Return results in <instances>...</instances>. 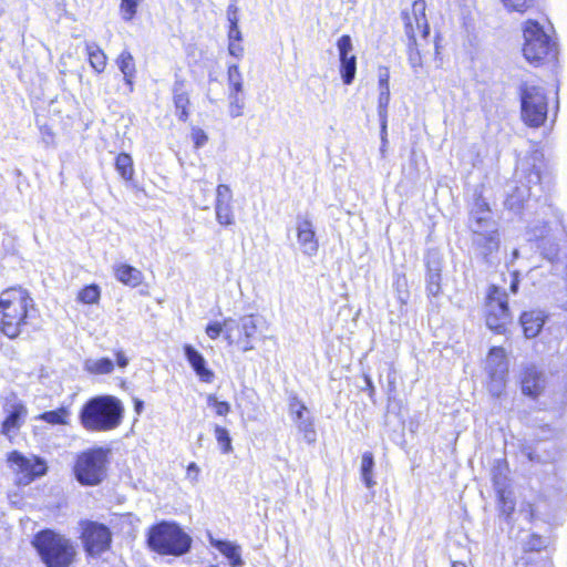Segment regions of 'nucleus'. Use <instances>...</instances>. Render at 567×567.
<instances>
[{"label": "nucleus", "mask_w": 567, "mask_h": 567, "mask_svg": "<svg viewBox=\"0 0 567 567\" xmlns=\"http://www.w3.org/2000/svg\"><path fill=\"white\" fill-rule=\"evenodd\" d=\"M472 247L475 255L489 266L499 264L501 238L498 224L492 217L488 205L483 200H476L468 218Z\"/></svg>", "instance_id": "1"}, {"label": "nucleus", "mask_w": 567, "mask_h": 567, "mask_svg": "<svg viewBox=\"0 0 567 567\" xmlns=\"http://www.w3.org/2000/svg\"><path fill=\"white\" fill-rule=\"evenodd\" d=\"M124 416L122 402L112 395L90 399L80 411L82 426L91 432H107L120 426Z\"/></svg>", "instance_id": "2"}, {"label": "nucleus", "mask_w": 567, "mask_h": 567, "mask_svg": "<svg viewBox=\"0 0 567 567\" xmlns=\"http://www.w3.org/2000/svg\"><path fill=\"white\" fill-rule=\"evenodd\" d=\"M543 195L540 169L524 161L516 171V181L507 186L504 205L514 213H520L525 204L528 207L532 198L538 200Z\"/></svg>", "instance_id": "3"}, {"label": "nucleus", "mask_w": 567, "mask_h": 567, "mask_svg": "<svg viewBox=\"0 0 567 567\" xmlns=\"http://www.w3.org/2000/svg\"><path fill=\"white\" fill-rule=\"evenodd\" d=\"M29 307H33V299L21 287H11L0 293L1 331L10 339L21 333L27 324Z\"/></svg>", "instance_id": "4"}, {"label": "nucleus", "mask_w": 567, "mask_h": 567, "mask_svg": "<svg viewBox=\"0 0 567 567\" xmlns=\"http://www.w3.org/2000/svg\"><path fill=\"white\" fill-rule=\"evenodd\" d=\"M32 545L47 567H70L76 554L70 539L52 529L39 532Z\"/></svg>", "instance_id": "5"}, {"label": "nucleus", "mask_w": 567, "mask_h": 567, "mask_svg": "<svg viewBox=\"0 0 567 567\" xmlns=\"http://www.w3.org/2000/svg\"><path fill=\"white\" fill-rule=\"evenodd\" d=\"M192 538L171 522H161L147 533L148 547L162 555L182 556L190 548Z\"/></svg>", "instance_id": "6"}, {"label": "nucleus", "mask_w": 567, "mask_h": 567, "mask_svg": "<svg viewBox=\"0 0 567 567\" xmlns=\"http://www.w3.org/2000/svg\"><path fill=\"white\" fill-rule=\"evenodd\" d=\"M109 452L107 449L94 447L76 456L73 474L81 485L95 486L103 482L107 471Z\"/></svg>", "instance_id": "7"}, {"label": "nucleus", "mask_w": 567, "mask_h": 567, "mask_svg": "<svg viewBox=\"0 0 567 567\" xmlns=\"http://www.w3.org/2000/svg\"><path fill=\"white\" fill-rule=\"evenodd\" d=\"M524 39L523 53L530 63L556 60V44L550 41V38L537 21L528 20L525 23Z\"/></svg>", "instance_id": "8"}, {"label": "nucleus", "mask_w": 567, "mask_h": 567, "mask_svg": "<svg viewBox=\"0 0 567 567\" xmlns=\"http://www.w3.org/2000/svg\"><path fill=\"white\" fill-rule=\"evenodd\" d=\"M528 240L535 243L543 258L551 264L553 270L560 275L567 269V257H560L559 245L553 227L548 223L535 224L529 227Z\"/></svg>", "instance_id": "9"}, {"label": "nucleus", "mask_w": 567, "mask_h": 567, "mask_svg": "<svg viewBox=\"0 0 567 567\" xmlns=\"http://www.w3.org/2000/svg\"><path fill=\"white\" fill-rule=\"evenodd\" d=\"M485 322L488 329L498 334L506 333L507 326L512 322L507 293L495 285L489 286L487 291Z\"/></svg>", "instance_id": "10"}, {"label": "nucleus", "mask_w": 567, "mask_h": 567, "mask_svg": "<svg viewBox=\"0 0 567 567\" xmlns=\"http://www.w3.org/2000/svg\"><path fill=\"white\" fill-rule=\"evenodd\" d=\"M522 118L528 125L538 127L547 117L548 103L545 91L537 85L520 86Z\"/></svg>", "instance_id": "11"}, {"label": "nucleus", "mask_w": 567, "mask_h": 567, "mask_svg": "<svg viewBox=\"0 0 567 567\" xmlns=\"http://www.w3.org/2000/svg\"><path fill=\"white\" fill-rule=\"evenodd\" d=\"M260 317L257 315H246L239 320L233 318L225 319V339L228 343L237 342L241 344L244 352L254 349L252 340L256 337Z\"/></svg>", "instance_id": "12"}, {"label": "nucleus", "mask_w": 567, "mask_h": 567, "mask_svg": "<svg viewBox=\"0 0 567 567\" xmlns=\"http://www.w3.org/2000/svg\"><path fill=\"white\" fill-rule=\"evenodd\" d=\"M9 461L17 466L18 471V483L21 485H28L37 477L43 476L48 472L47 462L39 456H24L23 454L13 451Z\"/></svg>", "instance_id": "13"}, {"label": "nucleus", "mask_w": 567, "mask_h": 567, "mask_svg": "<svg viewBox=\"0 0 567 567\" xmlns=\"http://www.w3.org/2000/svg\"><path fill=\"white\" fill-rule=\"evenodd\" d=\"M424 262L426 268V293L429 297H437L442 293L443 255L437 249H429Z\"/></svg>", "instance_id": "14"}, {"label": "nucleus", "mask_w": 567, "mask_h": 567, "mask_svg": "<svg viewBox=\"0 0 567 567\" xmlns=\"http://www.w3.org/2000/svg\"><path fill=\"white\" fill-rule=\"evenodd\" d=\"M340 59V75L346 85H350L357 73V58L352 52V40L350 35L343 34L337 42Z\"/></svg>", "instance_id": "15"}, {"label": "nucleus", "mask_w": 567, "mask_h": 567, "mask_svg": "<svg viewBox=\"0 0 567 567\" xmlns=\"http://www.w3.org/2000/svg\"><path fill=\"white\" fill-rule=\"evenodd\" d=\"M83 540L90 555H99L110 546L111 533L106 526L91 523L83 533Z\"/></svg>", "instance_id": "16"}, {"label": "nucleus", "mask_w": 567, "mask_h": 567, "mask_svg": "<svg viewBox=\"0 0 567 567\" xmlns=\"http://www.w3.org/2000/svg\"><path fill=\"white\" fill-rule=\"evenodd\" d=\"M546 386L545 374L535 365H527L520 372V388L523 394L533 399L540 395Z\"/></svg>", "instance_id": "17"}, {"label": "nucleus", "mask_w": 567, "mask_h": 567, "mask_svg": "<svg viewBox=\"0 0 567 567\" xmlns=\"http://www.w3.org/2000/svg\"><path fill=\"white\" fill-rule=\"evenodd\" d=\"M297 238L303 254L312 256L318 251L313 225L308 217H297Z\"/></svg>", "instance_id": "18"}, {"label": "nucleus", "mask_w": 567, "mask_h": 567, "mask_svg": "<svg viewBox=\"0 0 567 567\" xmlns=\"http://www.w3.org/2000/svg\"><path fill=\"white\" fill-rule=\"evenodd\" d=\"M7 417L2 422V433L10 436L12 432L18 431L27 417L28 410L20 401L12 400L6 404Z\"/></svg>", "instance_id": "19"}, {"label": "nucleus", "mask_w": 567, "mask_h": 567, "mask_svg": "<svg viewBox=\"0 0 567 567\" xmlns=\"http://www.w3.org/2000/svg\"><path fill=\"white\" fill-rule=\"evenodd\" d=\"M184 354L199 380L206 383H212L215 374L206 367L204 355L190 344L184 346Z\"/></svg>", "instance_id": "20"}, {"label": "nucleus", "mask_w": 567, "mask_h": 567, "mask_svg": "<svg viewBox=\"0 0 567 567\" xmlns=\"http://www.w3.org/2000/svg\"><path fill=\"white\" fill-rule=\"evenodd\" d=\"M173 102L176 109V115L179 121L186 122L189 117V94L185 90V81L176 79L173 85Z\"/></svg>", "instance_id": "21"}, {"label": "nucleus", "mask_w": 567, "mask_h": 567, "mask_svg": "<svg viewBox=\"0 0 567 567\" xmlns=\"http://www.w3.org/2000/svg\"><path fill=\"white\" fill-rule=\"evenodd\" d=\"M486 372L488 375H507L508 362L502 347H493L489 350L486 359Z\"/></svg>", "instance_id": "22"}, {"label": "nucleus", "mask_w": 567, "mask_h": 567, "mask_svg": "<svg viewBox=\"0 0 567 567\" xmlns=\"http://www.w3.org/2000/svg\"><path fill=\"white\" fill-rule=\"evenodd\" d=\"M546 315L542 310L525 311L520 316V324L526 338H535L542 330Z\"/></svg>", "instance_id": "23"}, {"label": "nucleus", "mask_w": 567, "mask_h": 567, "mask_svg": "<svg viewBox=\"0 0 567 567\" xmlns=\"http://www.w3.org/2000/svg\"><path fill=\"white\" fill-rule=\"evenodd\" d=\"M209 542L214 548L219 550L229 560L231 567H241L244 565L239 545L229 540L215 539L212 536Z\"/></svg>", "instance_id": "24"}, {"label": "nucleus", "mask_w": 567, "mask_h": 567, "mask_svg": "<svg viewBox=\"0 0 567 567\" xmlns=\"http://www.w3.org/2000/svg\"><path fill=\"white\" fill-rule=\"evenodd\" d=\"M116 63L123 74V80L127 85L128 93H132L134 90V78L136 73L133 55L131 52L125 50L118 55Z\"/></svg>", "instance_id": "25"}, {"label": "nucleus", "mask_w": 567, "mask_h": 567, "mask_svg": "<svg viewBox=\"0 0 567 567\" xmlns=\"http://www.w3.org/2000/svg\"><path fill=\"white\" fill-rule=\"evenodd\" d=\"M114 275L118 281L131 287H137L143 281L142 271L127 264L115 265Z\"/></svg>", "instance_id": "26"}, {"label": "nucleus", "mask_w": 567, "mask_h": 567, "mask_svg": "<svg viewBox=\"0 0 567 567\" xmlns=\"http://www.w3.org/2000/svg\"><path fill=\"white\" fill-rule=\"evenodd\" d=\"M492 481L496 494L504 495V492L508 489V467L504 460H496L493 464Z\"/></svg>", "instance_id": "27"}, {"label": "nucleus", "mask_w": 567, "mask_h": 567, "mask_svg": "<svg viewBox=\"0 0 567 567\" xmlns=\"http://www.w3.org/2000/svg\"><path fill=\"white\" fill-rule=\"evenodd\" d=\"M426 3L424 0H415L412 4L411 16L415 21V25L421 33L422 38H427L430 34V27L425 16Z\"/></svg>", "instance_id": "28"}, {"label": "nucleus", "mask_w": 567, "mask_h": 567, "mask_svg": "<svg viewBox=\"0 0 567 567\" xmlns=\"http://www.w3.org/2000/svg\"><path fill=\"white\" fill-rule=\"evenodd\" d=\"M83 369L91 374H110L114 370V362L109 358H87Z\"/></svg>", "instance_id": "29"}, {"label": "nucleus", "mask_w": 567, "mask_h": 567, "mask_svg": "<svg viewBox=\"0 0 567 567\" xmlns=\"http://www.w3.org/2000/svg\"><path fill=\"white\" fill-rule=\"evenodd\" d=\"M85 50L89 55L90 65L97 72L101 73L106 68V54L95 42H86Z\"/></svg>", "instance_id": "30"}, {"label": "nucleus", "mask_w": 567, "mask_h": 567, "mask_svg": "<svg viewBox=\"0 0 567 567\" xmlns=\"http://www.w3.org/2000/svg\"><path fill=\"white\" fill-rule=\"evenodd\" d=\"M373 467H374L373 454L371 452H364L362 454L360 472H361V478L368 488H371L375 485V482L373 481Z\"/></svg>", "instance_id": "31"}, {"label": "nucleus", "mask_w": 567, "mask_h": 567, "mask_svg": "<svg viewBox=\"0 0 567 567\" xmlns=\"http://www.w3.org/2000/svg\"><path fill=\"white\" fill-rule=\"evenodd\" d=\"M115 168L123 179H132L134 174L133 159L128 154L121 153L116 156Z\"/></svg>", "instance_id": "32"}, {"label": "nucleus", "mask_w": 567, "mask_h": 567, "mask_svg": "<svg viewBox=\"0 0 567 567\" xmlns=\"http://www.w3.org/2000/svg\"><path fill=\"white\" fill-rule=\"evenodd\" d=\"M215 214L217 221L223 226H230L235 223L231 204H215Z\"/></svg>", "instance_id": "33"}, {"label": "nucleus", "mask_w": 567, "mask_h": 567, "mask_svg": "<svg viewBox=\"0 0 567 567\" xmlns=\"http://www.w3.org/2000/svg\"><path fill=\"white\" fill-rule=\"evenodd\" d=\"M69 410L66 408H60L53 411L44 412L40 415V419L49 424H66Z\"/></svg>", "instance_id": "34"}, {"label": "nucleus", "mask_w": 567, "mask_h": 567, "mask_svg": "<svg viewBox=\"0 0 567 567\" xmlns=\"http://www.w3.org/2000/svg\"><path fill=\"white\" fill-rule=\"evenodd\" d=\"M289 413L296 423L310 416L307 406L297 396H291L289 400Z\"/></svg>", "instance_id": "35"}, {"label": "nucleus", "mask_w": 567, "mask_h": 567, "mask_svg": "<svg viewBox=\"0 0 567 567\" xmlns=\"http://www.w3.org/2000/svg\"><path fill=\"white\" fill-rule=\"evenodd\" d=\"M100 295H101V291H100L99 286L89 285L80 290V292L78 295V300L83 303H86V305H92V303H96L99 301Z\"/></svg>", "instance_id": "36"}, {"label": "nucleus", "mask_w": 567, "mask_h": 567, "mask_svg": "<svg viewBox=\"0 0 567 567\" xmlns=\"http://www.w3.org/2000/svg\"><path fill=\"white\" fill-rule=\"evenodd\" d=\"M215 437L220 446L224 454H228L233 451L231 439L226 427L220 425L215 426Z\"/></svg>", "instance_id": "37"}, {"label": "nucleus", "mask_w": 567, "mask_h": 567, "mask_svg": "<svg viewBox=\"0 0 567 567\" xmlns=\"http://www.w3.org/2000/svg\"><path fill=\"white\" fill-rule=\"evenodd\" d=\"M408 55H409V63L411 68L413 69L414 73H419V69L422 68V56L417 49L416 40L413 41L409 40L408 43Z\"/></svg>", "instance_id": "38"}, {"label": "nucleus", "mask_w": 567, "mask_h": 567, "mask_svg": "<svg viewBox=\"0 0 567 567\" xmlns=\"http://www.w3.org/2000/svg\"><path fill=\"white\" fill-rule=\"evenodd\" d=\"M498 499V508L503 515L509 516L515 509V502L512 492L506 489L504 495L496 494Z\"/></svg>", "instance_id": "39"}, {"label": "nucleus", "mask_w": 567, "mask_h": 567, "mask_svg": "<svg viewBox=\"0 0 567 567\" xmlns=\"http://www.w3.org/2000/svg\"><path fill=\"white\" fill-rule=\"evenodd\" d=\"M297 426L299 431L303 433V439L307 443L311 444L316 441L317 434L310 416L302 419V421L297 423Z\"/></svg>", "instance_id": "40"}, {"label": "nucleus", "mask_w": 567, "mask_h": 567, "mask_svg": "<svg viewBox=\"0 0 567 567\" xmlns=\"http://www.w3.org/2000/svg\"><path fill=\"white\" fill-rule=\"evenodd\" d=\"M506 377L507 375H488V391L493 396L499 398L506 386Z\"/></svg>", "instance_id": "41"}, {"label": "nucleus", "mask_w": 567, "mask_h": 567, "mask_svg": "<svg viewBox=\"0 0 567 567\" xmlns=\"http://www.w3.org/2000/svg\"><path fill=\"white\" fill-rule=\"evenodd\" d=\"M229 106L228 112L230 117L236 118L243 115V110L245 107V100L241 96H237L235 94L228 95Z\"/></svg>", "instance_id": "42"}, {"label": "nucleus", "mask_w": 567, "mask_h": 567, "mask_svg": "<svg viewBox=\"0 0 567 567\" xmlns=\"http://www.w3.org/2000/svg\"><path fill=\"white\" fill-rule=\"evenodd\" d=\"M401 17L404 23V30L408 39L414 42V40H416L415 30H417V28L413 17L409 11H403Z\"/></svg>", "instance_id": "43"}, {"label": "nucleus", "mask_w": 567, "mask_h": 567, "mask_svg": "<svg viewBox=\"0 0 567 567\" xmlns=\"http://www.w3.org/2000/svg\"><path fill=\"white\" fill-rule=\"evenodd\" d=\"M207 403L208 405L215 408V412L217 415L224 416L228 414L230 411L229 403L225 401H218V399L214 394L208 395Z\"/></svg>", "instance_id": "44"}, {"label": "nucleus", "mask_w": 567, "mask_h": 567, "mask_svg": "<svg viewBox=\"0 0 567 567\" xmlns=\"http://www.w3.org/2000/svg\"><path fill=\"white\" fill-rule=\"evenodd\" d=\"M233 194L230 187L226 184H219L216 189V204H231Z\"/></svg>", "instance_id": "45"}, {"label": "nucleus", "mask_w": 567, "mask_h": 567, "mask_svg": "<svg viewBox=\"0 0 567 567\" xmlns=\"http://www.w3.org/2000/svg\"><path fill=\"white\" fill-rule=\"evenodd\" d=\"M390 103V91H380L378 101L379 117H386V109Z\"/></svg>", "instance_id": "46"}, {"label": "nucleus", "mask_w": 567, "mask_h": 567, "mask_svg": "<svg viewBox=\"0 0 567 567\" xmlns=\"http://www.w3.org/2000/svg\"><path fill=\"white\" fill-rule=\"evenodd\" d=\"M221 332L225 333V320L223 323L217 321L210 322L206 327V333L213 340L217 339Z\"/></svg>", "instance_id": "47"}, {"label": "nucleus", "mask_w": 567, "mask_h": 567, "mask_svg": "<svg viewBox=\"0 0 567 567\" xmlns=\"http://www.w3.org/2000/svg\"><path fill=\"white\" fill-rule=\"evenodd\" d=\"M379 90L380 91H390L389 80H390V71L386 66L379 68Z\"/></svg>", "instance_id": "48"}, {"label": "nucleus", "mask_w": 567, "mask_h": 567, "mask_svg": "<svg viewBox=\"0 0 567 567\" xmlns=\"http://www.w3.org/2000/svg\"><path fill=\"white\" fill-rule=\"evenodd\" d=\"M504 4L515 11H524L528 8L533 0H502Z\"/></svg>", "instance_id": "49"}, {"label": "nucleus", "mask_w": 567, "mask_h": 567, "mask_svg": "<svg viewBox=\"0 0 567 567\" xmlns=\"http://www.w3.org/2000/svg\"><path fill=\"white\" fill-rule=\"evenodd\" d=\"M228 83L243 82V75L239 71V66L236 63L229 64L227 70Z\"/></svg>", "instance_id": "50"}, {"label": "nucleus", "mask_w": 567, "mask_h": 567, "mask_svg": "<svg viewBox=\"0 0 567 567\" xmlns=\"http://www.w3.org/2000/svg\"><path fill=\"white\" fill-rule=\"evenodd\" d=\"M192 137L196 148L203 147L208 141L207 134L202 128H194Z\"/></svg>", "instance_id": "51"}, {"label": "nucleus", "mask_w": 567, "mask_h": 567, "mask_svg": "<svg viewBox=\"0 0 567 567\" xmlns=\"http://www.w3.org/2000/svg\"><path fill=\"white\" fill-rule=\"evenodd\" d=\"M228 52L231 56H235L237 59L243 56L244 48L240 44V42H233L230 41L228 44Z\"/></svg>", "instance_id": "52"}, {"label": "nucleus", "mask_w": 567, "mask_h": 567, "mask_svg": "<svg viewBox=\"0 0 567 567\" xmlns=\"http://www.w3.org/2000/svg\"><path fill=\"white\" fill-rule=\"evenodd\" d=\"M523 456H525L529 462H540L539 456L533 450L532 446L524 445L520 450Z\"/></svg>", "instance_id": "53"}, {"label": "nucleus", "mask_w": 567, "mask_h": 567, "mask_svg": "<svg viewBox=\"0 0 567 567\" xmlns=\"http://www.w3.org/2000/svg\"><path fill=\"white\" fill-rule=\"evenodd\" d=\"M244 93V82L228 83V95L241 96Z\"/></svg>", "instance_id": "54"}, {"label": "nucleus", "mask_w": 567, "mask_h": 567, "mask_svg": "<svg viewBox=\"0 0 567 567\" xmlns=\"http://www.w3.org/2000/svg\"><path fill=\"white\" fill-rule=\"evenodd\" d=\"M228 40L229 42H240L243 40L241 31L239 30V27H229L228 30Z\"/></svg>", "instance_id": "55"}, {"label": "nucleus", "mask_w": 567, "mask_h": 567, "mask_svg": "<svg viewBox=\"0 0 567 567\" xmlns=\"http://www.w3.org/2000/svg\"><path fill=\"white\" fill-rule=\"evenodd\" d=\"M115 358L118 368L124 369L128 365L130 360L122 350L115 352Z\"/></svg>", "instance_id": "56"}, {"label": "nucleus", "mask_w": 567, "mask_h": 567, "mask_svg": "<svg viewBox=\"0 0 567 567\" xmlns=\"http://www.w3.org/2000/svg\"><path fill=\"white\" fill-rule=\"evenodd\" d=\"M364 382H365L367 386L364 389H362V390L367 391L369 396L371 399H373L374 393H375V388H374V384H373L371 378L368 374L364 375Z\"/></svg>", "instance_id": "57"}, {"label": "nucleus", "mask_w": 567, "mask_h": 567, "mask_svg": "<svg viewBox=\"0 0 567 567\" xmlns=\"http://www.w3.org/2000/svg\"><path fill=\"white\" fill-rule=\"evenodd\" d=\"M528 546L532 550H539L543 546H545V542L540 537L534 536Z\"/></svg>", "instance_id": "58"}, {"label": "nucleus", "mask_w": 567, "mask_h": 567, "mask_svg": "<svg viewBox=\"0 0 567 567\" xmlns=\"http://www.w3.org/2000/svg\"><path fill=\"white\" fill-rule=\"evenodd\" d=\"M227 20L229 22V27L238 25L237 8H234V13L228 12Z\"/></svg>", "instance_id": "59"}, {"label": "nucleus", "mask_w": 567, "mask_h": 567, "mask_svg": "<svg viewBox=\"0 0 567 567\" xmlns=\"http://www.w3.org/2000/svg\"><path fill=\"white\" fill-rule=\"evenodd\" d=\"M380 122H381V138H382V143L384 145L386 142V117H380Z\"/></svg>", "instance_id": "60"}, {"label": "nucleus", "mask_w": 567, "mask_h": 567, "mask_svg": "<svg viewBox=\"0 0 567 567\" xmlns=\"http://www.w3.org/2000/svg\"><path fill=\"white\" fill-rule=\"evenodd\" d=\"M143 408H144V403L143 401L138 400V399H135L134 400V410L137 414H140L142 411H143Z\"/></svg>", "instance_id": "61"}, {"label": "nucleus", "mask_w": 567, "mask_h": 567, "mask_svg": "<svg viewBox=\"0 0 567 567\" xmlns=\"http://www.w3.org/2000/svg\"><path fill=\"white\" fill-rule=\"evenodd\" d=\"M518 285H519V281H518L517 277L514 276V278L511 282V286H509V289L513 293H516L518 291Z\"/></svg>", "instance_id": "62"}, {"label": "nucleus", "mask_w": 567, "mask_h": 567, "mask_svg": "<svg viewBox=\"0 0 567 567\" xmlns=\"http://www.w3.org/2000/svg\"><path fill=\"white\" fill-rule=\"evenodd\" d=\"M388 392L389 394L395 392V378L391 379V375H389Z\"/></svg>", "instance_id": "63"}, {"label": "nucleus", "mask_w": 567, "mask_h": 567, "mask_svg": "<svg viewBox=\"0 0 567 567\" xmlns=\"http://www.w3.org/2000/svg\"><path fill=\"white\" fill-rule=\"evenodd\" d=\"M452 567H467L463 561H453Z\"/></svg>", "instance_id": "64"}]
</instances>
